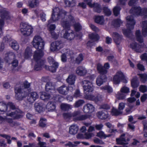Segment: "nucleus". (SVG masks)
Wrapping results in <instances>:
<instances>
[{"instance_id":"nucleus-54","label":"nucleus","mask_w":147,"mask_h":147,"mask_svg":"<svg viewBox=\"0 0 147 147\" xmlns=\"http://www.w3.org/2000/svg\"><path fill=\"white\" fill-rule=\"evenodd\" d=\"M30 86V84L27 81H26L24 82V83L23 85H22V86H21L20 88H23V90H25L26 91V88H29Z\"/></svg>"},{"instance_id":"nucleus-47","label":"nucleus","mask_w":147,"mask_h":147,"mask_svg":"<svg viewBox=\"0 0 147 147\" xmlns=\"http://www.w3.org/2000/svg\"><path fill=\"white\" fill-rule=\"evenodd\" d=\"M0 136L4 138L7 140V143L9 144H10L11 143V141L10 140L11 137L9 135L5 134H1L0 135Z\"/></svg>"},{"instance_id":"nucleus-36","label":"nucleus","mask_w":147,"mask_h":147,"mask_svg":"<svg viewBox=\"0 0 147 147\" xmlns=\"http://www.w3.org/2000/svg\"><path fill=\"white\" fill-rule=\"evenodd\" d=\"M51 97L49 94L45 92H42L40 96L41 98L44 100L49 99Z\"/></svg>"},{"instance_id":"nucleus-3","label":"nucleus","mask_w":147,"mask_h":147,"mask_svg":"<svg viewBox=\"0 0 147 147\" xmlns=\"http://www.w3.org/2000/svg\"><path fill=\"white\" fill-rule=\"evenodd\" d=\"M70 15H69V12L60 9L58 7H55L53 9L51 17L48 21V24H49L51 23L57 21L61 18L62 19L61 21L63 20L68 22H69L68 17Z\"/></svg>"},{"instance_id":"nucleus-5","label":"nucleus","mask_w":147,"mask_h":147,"mask_svg":"<svg viewBox=\"0 0 147 147\" xmlns=\"http://www.w3.org/2000/svg\"><path fill=\"white\" fill-rule=\"evenodd\" d=\"M20 30L22 34L25 36L31 35L33 32L32 26L26 23H22L20 24Z\"/></svg>"},{"instance_id":"nucleus-28","label":"nucleus","mask_w":147,"mask_h":147,"mask_svg":"<svg viewBox=\"0 0 147 147\" xmlns=\"http://www.w3.org/2000/svg\"><path fill=\"white\" fill-rule=\"evenodd\" d=\"M76 76L73 74L69 75L66 81L70 85H73L75 81Z\"/></svg>"},{"instance_id":"nucleus-55","label":"nucleus","mask_w":147,"mask_h":147,"mask_svg":"<svg viewBox=\"0 0 147 147\" xmlns=\"http://www.w3.org/2000/svg\"><path fill=\"white\" fill-rule=\"evenodd\" d=\"M120 91L123 93H127L129 92V89L128 87L124 86L121 88Z\"/></svg>"},{"instance_id":"nucleus-34","label":"nucleus","mask_w":147,"mask_h":147,"mask_svg":"<svg viewBox=\"0 0 147 147\" xmlns=\"http://www.w3.org/2000/svg\"><path fill=\"white\" fill-rule=\"evenodd\" d=\"M131 85L134 88H137L139 85V83L136 77H134L131 81Z\"/></svg>"},{"instance_id":"nucleus-41","label":"nucleus","mask_w":147,"mask_h":147,"mask_svg":"<svg viewBox=\"0 0 147 147\" xmlns=\"http://www.w3.org/2000/svg\"><path fill=\"white\" fill-rule=\"evenodd\" d=\"M89 36L90 39L94 41H97L99 38V36L97 34L92 33L89 34Z\"/></svg>"},{"instance_id":"nucleus-64","label":"nucleus","mask_w":147,"mask_h":147,"mask_svg":"<svg viewBox=\"0 0 147 147\" xmlns=\"http://www.w3.org/2000/svg\"><path fill=\"white\" fill-rule=\"evenodd\" d=\"M140 57L142 60L146 61L147 63V53H144Z\"/></svg>"},{"instance_id":"nucleus-14","label":"nucleus","mask_w":147,"mask_h":147,"mask_svg":"<svg viewBox=\"0 0 147 147\" xmlns=\"http://www.w3.org/2000/svg\"><path fill=\"white\" fill-rule=\"evenodd\" d=\"M63 44L61 41H57L51 44V50L54 51L57 49H59L63 47Z\"/></svg>"},{"instance_id":"nucleus-30","label":"nucleus","mask_w":147,"mask_h":147,"mask_svg":"<svg viewBox=\"0 0 147 147\" xmlns=\"http://www.w3.org/2000/svg\"><path fill=\"white\" fill-rule=\"evenodd\" d=\"M95 22L101 25H103L104 23L105 20L103 16H96L95 19Z\"/></svg>"},{"instance_id":"nucleus-25","label":"nucleus","mask_w":147,"mask_h":147,"mask_svg":"<svg viewBox=\"0 0 147 147\" xmlns=\"http://www.w3.org/2000/svg\"><path fill=\"white\" fill-rule=\"evenodd\" d=\"M97 70L98 73L100 75H105L107 73V70L105 69L104 67L100 63H98L97 65Z\"/></svg>"},{"instance_id":"nucleus-10","label":"nucleus","mask_w":147,"mask_h":147,"mask_svg":"<svg viewBox=\"0 0 147 147\" xmlns=\"http://www.w3.org/2000/svg\"><path fill=\"white\" fill-rule=\"evenodd\" d=\"M71 114V117H73L74 121L84 120L89 117L87 115H80L81 112L79 111H75Z\"/></svg>"},{"instance_id":"nucleus-31","label":"nucleus","mask_w":147,"mask_h":147,"mask_svg":"<svg viewBox=\"0 0 147 147\" xmlns=\"http://www.w3.org/2000/svg\"><path fill=\"white\" fill-rule=\"evenodd\" d=\"M55 108V103L53 102H49L46 106V108L49 111H52L54 110Z\"/></svg>"},{"instance_id":"nucleus-22","label":"nucleus","mask_w":147,"mask_h":147,"mask_svg":"<svg viewBox=\"0 0 147 147\" xmlns=\"http://www.w3.org/2000/svg\"><path fill=\"white\" fill-rule=\"evenodd\" d=\"M107 79L105 75H100L97 78L96 80V83L98 86H100L103 82H105Z\"/></svg>"},{"instance_id":"nucleus-29","label":"nucleus","mask_w":147,"mask_h":147,"mask_svg":"<svg viewBox=\"0 0 147 147\" xmlns=\"http://www.w3.org/2000/svg\"><path fill=\"white\" fill-rule=\"evenodd\" d=\"M45 90L47 91H49L50 90L55 91L54 86L52 83L50 82H49L47 83L45 87Z\"/></svg>"},{"instance_id":"nucleus-42","label":"nucleus","mask_w":147,"mask_h":147,"mask_svg":"<svg viewBox=\"0 0 147 147\" xmlns=\"http://www.w3.org/2000/svg\"><path fill=\"white\" fill-rule=\"evenodd\" d=\"M6 122L9 123V125L11 127H13L16 124V123L13 121L12 119L5 117V122Z\"/></svg>"},{"instance_id":"nucleus-43","label":"nucleus","mask_w":147,"mask_h":147,"mask_svg":"<svg viewBox=\"0 0 147 147\" xmlns=\"http://www.w3.org/2000/svg\"><path fill=\"white\" fill-rule=\"evenodd\" d=\"M46 122L47 120L46 119L41 118L39 121V125L42 127H45L46 126Z\"/></svg>"},{"instance_id":"nucleus-16","label":"nucleus","mask_w":147,"mask_h":147,"mask_svg":"<svg viewBox=\"0 0 147 147\" xmlns=\"http://www.w3.org/2000/svg\"><path fill=\"white\" fill-rule=\"evenodd\" d=\"M85 1L87 2V4L90 7H94V11L98 13L100 12L101 9L98 4L97 3L92 4L91 3L92 0H85Z\"/></svg>"},{"instance_id":"nucleus-62","label":"nucleus","mask_w":147,"mask_h":147,"mask_svg":"<svg viewBox=\"0 0 147 147\" xmlns=\"http://www.w3.org/2000/svg\"><path fill=\"white\" fill-rule=\"evenodd\" d=\"M125 104L123 102H120L119 104L118 109L120 111H122L125 107Z\"/></svg>"},{"instance_id":"nucleus-45","label":"nucleus","mask_w":147,"mask_h":147,"mask_svg":"<svg viewBox=\"0 0 147 147\" xmlns=\"http://www.w3.org/2000/svg\"><path fill=\"white\" fill-rule=\"evenodd\" d=\"M123 113L122 111H120L115 108H113L112 109V113L114 115H118L121 114Z\"/></svg>"},{"instance_id":"nucleus-44","label":"nucleus","mask_w":147,"mask_h":147,"mask_svg":"<svg viewBox=\"0 0 147 147\" xmlns=\"http://www.w3.org/2000/svg\"><path fill=\"white\" fill-rule=\"evenodd\" d=\"M84 56L82 54H80L76 59V62L78 64H80L83 60Z\"/></svg>"},{"instance_id":"nucleus-24","label":"nucleus","mask_w":147,"mask_h":147,"mask_svg":"<svg viewBox=\"0 0 147 147\" xmlns=\"http://www.w3.org/2000/svg\"><path fill=\"white\" fill-rule=\"evenodd\" d=\"M1 8V7L0 5V9ZM0 17L4 20L9 19L10 18L8 12L4 9L0 10Z\"/></svg>"},{"instance_id":"nucleus-13","label":"nucleus","mask_w":147,"mask_h":147,"mask_svg":"<svg viewBox=\"0 0 147 147\" xmlns=\"http://www.w3.org/2000/svg\"><path fill=\"white\" fill-rule=\"evenodd\" d=\"M125 134L121 135L120 138L116 139L117 144H119L123 145V147H127L126 145L128 144V142L129 141V139L125 136Z\"/></svg>"},{"instance_id":"nucleus-4","label":"nucleus","mask_w":147,"mask_h":147,"mask_svg":"<svg viewBox=\"0 0 147 147\" xmlns=\"http://www.w3.org/2000/svg\"><path fill=\"white\" fill-rule=\"evenodd\" d=\"M127 29L123 30V34L126 36L130 37L132 35L131 30L134 28L136 22L132 16H128L126 18Z\"/></svg>"},{"instance_id":"nucleus-57","label":"nucleus","mask_w":147,"mask_h":147,"mask_svg":"<svg viewBox=\"0 0 147 147\" xmlns=\"http://www.w3.org/2000/svg\"><path fill=\"white\" fill-rule=\"evenodd\" d=\"M74 27L75 30L76 31H79L82 29V27L80 24L77 23L74 25Z\"/></svg>"},{"instance_id":"nucleus-2","label":"nucleus","mask_w":147,"mask_h":147,"mask_svg":"<svg viewBox=\"0 0 147 147\" xmlns=\"http://www.w3.org/2000/svg\"><path fill=\"white\" fill-rule=\"evenodd\" d=\"M69 22H67L65 20L61 21V24L62 26L64 28L62 30L61 33H65L63 34V37L69 40H73L75 37V35L74 32L70 29V26L73 25L75 22L74 18L71 15L68 17Z\"/></svg>"},{"instance_id":"nucleus-20","label":"nucleus","mask_w":147,"mask_h":147,"mask_svg":"<svg viewBox=\"0 0 147 147\" xmlns=\"http://www.w3.org/2000/svg\"><path fill=\"white\" fill-rule=\"evenodd\" d=\"M113 37L115 43L117 45L120 44L122 39V36L117 32H114L113 34Z\"/></svg>"},{"instance_id":"nucleus-1","label":"nucleus","mask_w":147,"mask_h":147,"mask_svg":"<svg viewBox=\"0 0 147 147\" xmlns=\"http://www.w3.org/2000/svg\"><path fill=\"white\" fill-rule=\"evenodd\" d=\"M32 44L33 47L37 49L35 51L33 56L36 61L34 70L36 71L40 70L43 67L52 72H55L58 66V63H55L51 66L47 65L44 66V61L41 59L44 55L43 50L45 45L44 41L42 38L38 35H35L33 38Z\"/></svg>"},{"instance_id":"nucleus-58","label":"nucleus","mask_w":147,"mask_h":147,"mask_svg":"<svg viewBox=\"0 0 147 147\" xmlns=\"http://www.w3.org/2000/svg\"><path fill=\"white\" fill-rule=\"evenodd\" d=\"M65 3L66 6L71 7L73 3V0H65Z\"/></svg>"},{"instance_id":"nucleus-40","label":"nucleus","mask_w":147,"mask_h":147,"mask_svg":"<svg viewBox=\"0 0 147 147\" xmlns=\"http://www.w3.org/2000/svg\"><path fill=\"white\" fill-rule=\"evenodd\" d=\"M125 94L121 91L118 92L116 95V98L119 100H123L125 98Z\"/></svg>"},{"instance_id":"nucleus-49","label":"nucleus","mask_w":147,"mask_h":147,"mask_svg":"<svg viewBox=\"0 0 147 147\" xmlns=\"http://www.w3.org/2000/svg\"><path fill=\"white\" fill-rule=\"evenodd\" d=\"M103 10L106 15L109 16L111 15V11L107 7H104L103 8Z\"/></svg>"},{"instance_id":"nucleus-52","label":"nucleus","mask_w":147,"mask_h":147,"mask_svg":"<svg viewBox=\"0 0 147 147\" xmlns=\"http://www.w3.org/2000/svg\"><path fill=\"white\" fill-rule=\"evenodd\" d=\"M102 90H107V92L109 93L112 92H113L112 88L109 86H102L100 88Z\"/></svg>"},{"instance_id":"nucleus-60","label":"nucleus","mask_w":147,"mask_h":147,"mask_svg":"<svg viewBox=\"0 0 147 147\" xmlns=\"http://www.w3.org/2000/svg\"><path fill=\"white\" fill-rule=\"evenodd\" d=\"M11 109L12 110H14L16 109L15 105L13 103L11 102H9L7 104V109L8 108Z\"/></svg>"},{"instance_id":"nucleus-12","label":"nucleus","mask_w":147,"mask_h":147,"mask_svg":"<svg viewBox=\"0 0 147 147\" xmlns=\"http://www.w3.org/2000/svg\"><path fill=\"white\" fill-rule=\"evenodd\" d=\"M121 80L123 82L126 83L127 81L125 79L121 71H118L114 76L113 79L114 83L117 84L119 83Z\"/></svg>"},{"instance_id":"nucleus-46","label":"nucleus","mask_w":147,"mask_h":147,"mask_svg":"<svg viewBox=\"0 0 147 147\" xmlns=\"http://www.w3.org/2000/svg\"><path fill=\"white\" fill-rule=\"evenodd\" d=\"M84 97L86 99L93 100L95 102L96 96L93 95L86 94L85 95Z\"/></svg>"},{"instance_id":"nucleus-6","label":"nucleus","mask_w":147,"mask_h":147,"mask_svg":"<svg viewBox=\"0 0 147 147\" xmlns=\"http://www.w3.org/2000/svg\"><path fill=\"white\" fill-rule=\"evenodd\" d=\"M130 13L134 16H144L147 17V8L142 9L140 7H133L130 10Z\"/></svg>"},{"instance_id":"nucleus-56","label":"nucleus","mask_w":147,"mask_h":147,"mask_svg":"<svg viewBox=\"0 0 147 147\" xmlns=\"http://www.w3.org/2000/svg\"><path fill=\"white\" fill-rule=\"evenodd\" d=\"M96 136L100 138H105L109 137V136H106L104 133L102 131H100L97 134Z\"/></svg>"},{"instance_id":"nucleus-7","label":"nucleus","mask_w":147,"mask_h":147,"mask_svg":"<svg viewBox=\"0 0 147 147\" xmlns=\"http://www.w3.org/2000/svg\"><path fill=\"white\" fill-rule=\"evenodd\" d=\"M23 88H15V98L16 99L19 100H21L26 98L28 93Z\"/></svg>"},{"instance_id":"nucleus-35","label":"nucleus","mask_w":147,"mask_h":147,"mask_svg":"<svg viewBox=\"0 0 147 147\" xmlns=\"http://www.w3.org/2000/svg\"><path fill=\"white\" fill-rule=\"evenodd\" d=\"M136 35L137 40L140 43L142 42H143V39L140 34V30H138L136 31Z\"/></svg>"},{"instance_id":"nucleus-50","label":"nucleus","mask_w":147,"mask_h":147,"mask_svg":"<svg viewBox=\"0 0 147 147\" xmlns=\"http://www.w3.org/2000/svg\"><path fill=\"white\" fill-rule=\"evenodd\" d=\"M140 77V80L143 83H145L146 81L147 80V75L146 74H139Z\"/></svg>"},{"instance_id":"nucleus-39","label":"nucleus","mask_w":147,"mask_h":147,"mask_svg":"<svg viewBox=\"0 0 147 147\" xmlns=\"http://www.w3.org/2000/svg\"><path fill=\"white\" fill-rule=\"evenodd\" d=\"M121 10L120 7L118 6V5L115 7L113 9V12L114 15L115 16H117L119 14L120 11Z\"/></svg>"},{"instance_id":"nucleus-19","label":"nucleus","mask_w":147,"mask_h":147,"mask_svg":"<svg viewBox=\"0 0 147 147\" xmlns=\"http://www.w3.org/2000/svg\"><path fill=\"white\" fill-rule=\"evenodd\" d=\"M15 58V54L12 52H7L5 54V59L7 62L14 59Z\"/></svg>"},{"instance_id":"nucleus-18","label":"nucleus","mask_w":147,"mask_h":147,"mask_svg":"<svg viewBox=\"0 0 147 147\" xmlns=\"http://www.w3.org/2000/svg\"><path fill=\"white\" fill-rule=\"evenodd\" d=\"M95 107L91 104L88 103L83 107V111L86 113H91L94 111Z\"/></svg>"},{"instance_id":"nucleus-32","label":"nucleus","mask_w":147,"mask_h":147,"mask_svg":"<svg viewBox=\"0 0 147 147\" xmlns=\"http://www.w3.org/2000/svg\"><path fill=\"white\" fill-rule=\"evenodd\" d=\"M142 34L144 36H146L147 34V21L142 22Z\"/></svg>"},{"instance_id":"nucleus-48","label":"nucleus","mask_w":147,"mask_h":147,"mask_svg":"<svg viewBox=\"0 0 147 147\" xmlns=\"http://www.w3.org/2000/svg\"><path fill=\"white\" fill-rule=\"evenodd\" d=\"M122 23V22L119 19L115 20L112 22L113 24L115 27H119L120 24Z\"/></svg>"},{"instance_id":"nucleus-51","label":"nucleus","mask_w":147,"mask_h":147,"mask_svg":"<svg viewBox=\"0 0 147 147\" xmlns=\"http://www.w3.org/2000/svg\"><path fill=\"white\" fill-rule=\"evenodd\" d=\"M11 47L15 50H18L19 48V45L17 42L15 41L12 42Z\"/></svg>"},{"instance_id":"nucleus-11","label":"nucleus","mask_w":147,"mask_h":147,"mask_svg":"<svg viewBox=\"0 0 147 147\" xmlns=\"http://www.w3.org/2000/svg\"><path fill=\"white\" fill-rule=\"evenodd\" d=\"M92 81V80H90V81L88 80L83 81L82 86L85 92H91L93 91V85Z\"/></svg>"},{"instance_id":"nucleus-17","label":"nucleus","mask_w":147,"mask_h":147,"mask_svg":"<svg viewBox=\"0 0 147 147\" xmlns=\"http://www.w3.org/2000/svg\"><path fill=\"white\" fill-rule=\"evenodd\" d=\"M76 72L78 75L83 76L86 74L87 71L84 67L80 66L77 68L76 70Z\"/></svg>"},{"instance_id":"nucleus-61","label":"nucleus","mask_w":147,"mask_h":147,"mask_svg":"<svg viewBox=\"0 0 147 147\" xmlns=\"http://www.w3.org/2000/svg\"><path fill=\"white\" fill-rule=\"evenodd\" d=\"M139 90L141 92L144 93L147 91V87L144 85H141L139 88Z\"/></svg>"},{"instance_id":"nucleus-37","label":"nucleus","mask_w":147,"mask_h":147,"mask_svg":"<svg viewBox=\"0 0 147 147\" xmlns=\"http://www.w3.org/2000/svg\"><path fill=\"white\" fill-rule=\"evenodd\" d=\"M61 107L62 110L65 111H68L71 108V107L70 105L65 103L61 104Z\"/></svg>"},{"instance_id":"nucleus-38","label":"nucleus","mask_w":147,"mask_h":147,"mask_svg":"<svg viewBox=\"0 0 147 147\" xmlns=\"http://www.w3.org/2000/svg\"><path fill=\"white\" fill-rule=\"evenodd\" d=\"M9 111L7 109V105L2 102H0V111Z\"/></svg>"},{"instance_id":"nucleus-9","label":"nucleus","mask_w":147,"mask_h":147,"mask_svg":"<svg viewBox=\"0 0 147 147\" xmlns=\"http://www.w3.org/2000/svg\"><path fill=\"white\" fill-rule=\"evenodd\" d=\"M130 47L137 52L140 53L143 51L147 52V47L144 43L139 45L136 42H133L130 44Z\"/></svg>"},{"instance_id":"nucleus-63","label":"nucleus","mask_w":147,"mask_h":147,"mask_svg":"<svg viewBox=\"0 0 147 147\" xmlns=\"http://www.w3.org/2000/svg\"><path fill=\"white\" fill-rule=\"evenodd\" d=\"M48 62L50 64L53 65L55 63H57L56 62L54 59L51 57H49L48 58Z\"/></svg>"},{"instance_id":"nucleus-33","label":"nucleus","mask_w":147,"mask_h":147,"mask_svg":"<svg viewBox=\"0 0 147 147\" xmlns=\"http://www.w3.org/2000/svg\"><path fill=\"white\" fill-rule=\"evenodd\" d=\"M32 56V51L30 48L27 47L25 53V58L27 59Z\"/></svg>"},{"instance_id":"nucleus-15","label":"nucleus","mask_w":147,"mask_h":147,"mask_svg":"<svg viewBox=\"0 0 147 147\" xmlns=\"http://www.w3.org/2000/svg\"><path fill=\"white\" fill-rule=\"evenodd\" d=\"M39 97L37 92H32L30 93L27 98V100L30 103H32Z\"/></svg>"},{"instance_id":"nucleus-59","label":"nucleus","mask_w":147,"mask_h":147,"mask_svg":"<svg viewBox=\"0 0 147 147\" xmlns=\"http://www.w3.org/2000/svg\"><path fill=\"white\" fill-rule=\"evenodd\" d=\"M11 40V36L9 35H7L4 36L3 38V41L5 43H7Z\"/></svg>"},{"instance_id":"nucleus-8","label":"nucleus","mask_w":147,"mask_h":147,"mask_svg":"<svg viewBox=\"0 0 147 147\" xmlns=\"http://www.w3.org/2000/svg\"><path fill=\"white\" fill-rule=\"evenodd\" d=\"M24 113L19 109H17L15 111L10 112L9 110L6 113L7 116H10L14 119L21 118L24 115Z\"/></svg>"},{"instance_id":"nucleus-26","label":"nucleus","mask_w":147,"mask_h":147,"mask_svg":"<svg viewBox=\"0 0 147 147\" xmlns=\"http://www.w3.org/2000/svg\"><path fill=\"white\" fill-rule=\"evenodd\" d=\"M34 107L36 111L39 113L43 112L45 110L42 104L41 103H35L34 104Z\"/></svg>"},{"instance_id":"nucleus-27","label":"nucleus","mask_w":147,"mask_h":147,"mask_svg":"<svg viewBox=\"0 0 147 147\" xmlns=\"http://www.w3.org/2000/svg\"><path fill=\"white\" fill-rule=\"evenodd\" d=\"M78 129V127L76 125H73L69 127V133L74 135L77 133Z\"/></svg>"},{"instance_id":"nucleus-23","label":"nucleus","mask_w":147,"mask_h":147,"mask_svg":"<svg viewBox=\"0 0 147 147\" xmlns=\"http://www.w3.org/2000/svg\"><path fill=\"white\" fill-rule=\"evenodd\" d=\"M69 90L68 87L65 85H63L59 87L57 89L58 92L63 95L67 94Z\"/></svg>"},{"instance_id":"nucleus-21","label":"nucleus","mask_w":147,"mask_h":147,"mask_svg":"<svg viewBox=\"0 0 147 147\" xmlns=\"http://www.w3.org/2000/svg\"><path fill=\"white\" fill-rule=\"evenodd\" d=\"M98 118L102 119H107L108 117V114L107 111L103 110L98 112L97 113Z\"/></svg>"},{"instance_id":"nucleus-53","label":"nucleus","mask_w":147,"mask_h":147,"mask_svg":"<svg viewBox=\"0 0 147 147\" xmlns=\"http://www.w3.org/2000/svg\"><path fill=\"white\" fill-rule=\"evenodd\" d=\"M84 103V101L82 100H79L76 101L75 104L74 106L75 107H78L81 106Z\"/></svg>"}]
</instances>
